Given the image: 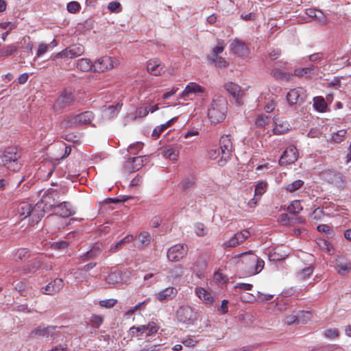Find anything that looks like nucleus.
<instances>
[{
	"label": "nucleus",
	"mask_w": 351,
	"mask_h": 351,
	"mask_svg": "<svg viewBox=\"0 0 351 351\" xmlns=\"http://www.w3.org/2000/svg\"><path fill=\"white\" fill-rule=\"evenodd\" d=\"M227 110V104L222 97H217L208 109V117L211 122L217 123L225 119Z\"/></svg>",
	"instance_id": "1"
},
{
	"label": "nucleus",
	"mask_w": 351,
	"mask_h": 351,
	"mask_svg": "<svg viewBox=\"0 0 351 351\" xmlns=\"http://www.w3.org/2000/svg\"><path fill=\"white\" fill-rule=\"evenodd\" d=\"M94 114L90 111H86L78 114H69L65 116L60 123L62 128H79L91 122Z\"/></svg>",
	"instance_id": "2"
},
{
	"label": "nucleus",
	"mask_w": 351,
	"mask_h": 351,
	"mask_svg": "<svg viewBox=\"0 0 351 351\" xmlns=\"http://www.w3.org/2000/svg\"><path fill=\"white\" fill-rule=\"evenodd\" d=\"M20 158L21 154L15 149L9 148L0 155V167L3 166L12 171H19L21 167Z\"/></svg>",
	"instance_id": "3"
},
{
	"label": "nucleus",
	"mask_w": 351,
	"mask_h": 351,
	"mask_svg": "<svg viewBox=\"0 0 351 351\" xmlns=\"http://www.w3.org/2000/svg\"><path fill=\"white\" fill-rule=\"evenodd\" d=\"M66 192V189L62 187L59 189L49 188L47 190H42L40 191V193L42 194L40 201L49 209L54 208L57 205L60 196L64 195Z\"/></svg>",
	"instance_id": "4"
},
{
	"label": "nucleus",
	"mask_w": 351,
	"mask_h": 351,
	"mask_svg": "<svg viewBox=\"0 0 351 351\" xmlns=\"http://www.w3.org/2000/svg\"><path fill=\"white\" fill-rule=\"evenodd\" d=\"M219 145L221 156L220 160L218 161V165L223 167L230 158L233 151L232 142L230 135H223L220 138Z\"/></svg>",
	"instance_id": "5"
},
{
	"label": "nucleus",
	"mask_w": 351,
	"mask_h": 351,
	"mask_svg": "<svg viewBox=\"0 0 351 351\" xmlns=\"http://www.w3.org/2000/svg\"><path fill=\"white\" fill-rule=\"evenodd\" d=\"M85 49L84 46L81 44H75L69 47H67L62 50V51L51 56V58L52 60H55L57 58H74L75 57L80 56L84 53Z\"/></svg>",
	"instance_id": "6"
},
{
	"label": "nucleus",
	"mask_w": 351,
	"mask_h": 351,
	"mask_svg": "<svg viewBox=\"0 0 351 351\" xmlns=\"http://www.w3.org/2000/svg\"><path fill=\"white\" fill-rule=\"evenodd\" d=\"M159 329V326L154 322H149L147 325H140L132 326L130 328V333L132 337L142 336L144 333L146 337H149L156 334Z\"/></svg>",
	"instance_id": "7"
},
{
	"label": "nucleus",
	"mask_w": 351,
	"mask_h": 351,
	"mask_svg": "<svg viewBox=\"0 0 351 351\" xmlns=\"http://www.w3.org/2000/svg\"><path fill=\"white\" fill-rule=\"evenodd\" d=\"M188 250V246L186 244L180 243L174 245L168 249L167 258L170 261H179L186 256Z\"/></svg>",
	"instance_id": "8"
},
{
	"label": "nucleus",
	"mask_w": 351,
	"mask_h": 351,
	"mask_svg": "<svg viewBox=\"0 0 351 351\" xmlns=\"http://www.w3.org/2000/svg\"><path fill=\"white\" fill-rule=\"evenodd\" d=\"M176 317L179 322L186 324H191L196 319L195 313L189 306L179 307L176 312Z\"/></svg>",
	"instance_id": "9"
},
{
	"label": "nucleus",
	"mask_w": 351,
	"mask_h": 351,
	"mask_svg": "<svg viewBox=\"0 0 351 351\" xmlns=\"http://www.w3.org/2000/svg\"><path fill=\"white\" fill-rule=\"evenodd\" d=\"M118 61L113 60L110 56H103L97 59L93 63V71L104 72L107 70L112 69L115 65H117Z\"/></svg>",
	"instance_id": "10"
},
{
	"label": "nucleus",
	"mask_w": 351,
	"mask_h": 351,
	"mask_svg": "<svg viewBox=\"0 0 351 351\" xmlns=\"http://www.w3.org/2000/svg\"><path fill=\"white\" fill-rule=\"evenodd\" d=\"M264 261L256 256H251L248 261H246V275L252 276L257 274L262 271L264 267Z\"/></svg>",
	"instance_id": "11"
},
{
	"label": "nucleus",
	"mask_w": 351,
	"mask_h": 351,
	"mask_svg": "<svg viewBox=\"0 0 351 351\" xmlns=\"http://www.w3.org/2000/svg\"><path fill=\"white\" fill-rule=\"evenodd\" d=\"M48 210L49 208L40 200L35 205H32V210L29 216L30 223L34 225L40 221Z\"/></svg>",
	"instance_id": "12"
},
{
	"label": "nucleus",
	"mask_w": 351,
	"mask_h": 351,
	"mask_svg": "<svg viewBox=\"0 0 351 351\" xmlns=\"http://www.w3.org/2000/svg\"><path fill=\"white\" fill-rule=\"evenodd\" d=\"M320 176L322 180L328 183L332 184L338 187H341L343 186V176L339 172L328 169L322 171Z\"/></svg>",
	"instance_id": "13"
},
{
	"label": "nucleus",
	"mask_w": 351,
	"mask_h": 351,
	"mask_svg": "<svg viewBox=\"0 0 351 351\" xmlns=\"http://www.w3.org/2000/svg\"><path fill=\"white\" fill-rule=\"evenodd\" d=\"M298 158V152L293 145L288 147L279 159L281 166L293 164Z\"/></svg>",
	"instance_id": "14"
},
{
	"label": "nucleus",
	"mask_w": 351,
	"mask_h": 351,
	"mask_svg": "<svg viewBox=\"0 0 351 351\" xmlns=\"http://www.w3.org/2000/svg\"><path fill=\"white\" fill-rule=\"evenodd\" d=\"M57 327L54 326H45L43 325H40L35 329H34L31 333L30 337L32 338L35 337H52L54 336L56 333V330Z\"/></svg>",
	"instance_id": "15"
},
{
	"label": "nucleus",
	"mask_w": 351,
	"mask_h": 351,
	"mask_svg": "<svg viewBox=\"0 0 351 351\" xmlns=\"http://www.w3.org/2000/svg\"><path fill=\"white\" fill-rule=\"evenodd\" d=\"M53 210L56 215H58L62 217H69L75 215V210L69 202H62L57 204L53 208Z\"/></svg>",
	"instance_id": "16"
},
{
	"label": "nucleus",
	"mask_w": 351,
	"mask_h": 351,
	"mask_svg": "<svg viewBox=\"0 0 351 351\" xmlns=\"http://www.w3.org/2000/svg\"><path fill=\"white\" fill-rule=\"evenodd\" d=\"M64 287L63 280L57 278L48 283L45 287H42L40 291L43 294L53 295L58 293Z\"/></svg>",
	"instance_id": "17"
},
{
	"label": "nucleus",
	"mask_w": 351,
	"mask_h": 351,
	"mask_svg": "<svg viewBox=\"0 0 351 351\" xmlns=\"http://www.w3.org/2000/svg\"><path fill=\"white\" fill-rule=\"evenodd\" d=\"M73 101V95L71 90H64L60 94V97L57 99L54 104L56 109L61 110L69 105Z\"/></svg>",
	"instance_id": "18"
},
{
	"label": "nucleus",
	"mask_w": 351,
	"mask_h": 351,
	"mask_svg": "<svg viewBox=\"0 0 351 351\" xmlns=\"http://www.w3.org/2000/svg\"><path fill=\"white\" fill-rule=\"evenodd\" d=\"M207 267L206 259L199 256L193 263L190 267V271L194 274L198 278H202L204 276V272Z\"/></svg>",
	"instance_id": "19"
},
{
	"label": "nucleus",
	"mask_w": 351,
	"mask_h": 351,
	"mask_svg": "<svg viewBox=\"0 0 351 351\" xmlns=\"http://www.w3.org/2000/svg\"><path fill=\"white\" fill-rule=\"evenodd\" d=\"M304 90L302 88H297L290 90L287 94V99L291 106L304 101Z\"/></svg>",
	"instance_id": "20"
},
{
	"label": "nucleus",
	"mask_w": 351,
	"mask_h": 351,
	"mask_svg": "<svg viewBox=\"0 0 351 351\" xmlns=\"http://www.w3.org/2000/svg\"><path fill=\"white\" fill-rule=\"evenodd\" d=\"M147 71L154 75H160L165 73V66L160 60L157 58L151 59L147 64Z\"/></svg>",
	"instance_id": "21"
},
{
	"label": "nucleus",
	"mask_w": 351,
	"mask_h": 351,
	"mask_svg": "<svg viewBox=\"0 0 351 351\" xmlns=\"http://www.w3.org/2000/svg\"><path fill=\"white\" fill-rule=\"evenodd\" d=\"M231 50L232 52L239 56H245L248 54V47L245 43L238 39H235L231 43Z\"/></svg>",
	"instance_id": "22"
},
{
	"label": "nucleus",
	"mask_w": 351,
	"mask_h": 351,
	"mask_svg": "<svg viewBox=\"0 0 351 351\" xmlns=\"http://www.w3.org/2000/svg\"><path fill=\"white\" fill-rule=\"evenodd\" d=\"M335 265L338 268L337 272L340 275H345L351 269V263L341 256L336 258Z\"/></svg>",
	"instance_id": "23"
},
{
	"label": "nucleus",
	"mask_w": 351,
	"mask_h": 351,
	"mask_svg": "<svg viewBox=\"0 0 351 351\" xmlns=\"http://www.w3.org/2000/svg\"><path fill=\"white\" fill-rule=\"evenodd\" d=\"M177 294V290L173 287H169L160 291L156 295V299L160 302L173 299Z\"/></svg>",
	"instance_id": "24"
},
{
	"label": "nucleus",
	"mask_w": 351,
	"mask_h": 351,
	"mask_svg": "<svg viewBox=\"0 0 351 351\" xmlns=\"http://www.w3.org/2000/svg\"><path fill=\"white\" fill-rule=\"evenodd\" d=\"M204 88L195 82L186 85L182 93V97H189L192 93H204Z\"/></svg>",
	"instance_id": "25"
},
{
	"label": "nucleus",
	"mask_w": 351,
	"mask_h": 351,
	"mask_svg": "<svg viewBox=\"0 0 351 351\" xmlns=\"http://www.w3.org/2000/svg\"><path fill=\"white\" fill-rule=\"evenodd\" d=\"M196 295L205 304H210L213 302V298L210 293L202 287H197L195 290Z\"/></svg>",
	"instance_id": "26"
},
{
	"label": "nucleus",
	"mask_w": 351,
	"mask_h": 351,
	"mask_svg": "<svg viewBox=\"0 0 351 351\" xmlns=\"http://www.w3.org/2000/svg\"><path fill=\"white\" fill-rule=\"evenodd\" d=\"M317 67L312 66L310 67L298 68L294 70V75L298 77H305L310 78L315 73Z\"/></svg>",
	"instance_id": "27"
},
{
	"label": "nucleus",
	"mask_w": 351,
	"mask_h": 351,
	"mask_svg": "<svg viewBox=\"0 0 351 351\" xmlns=\"http://www.w3.org/2000/svg\"><path fill=\"white\" fill-rule=\"evenodd\" d=\"M32 210V204L27 202H21L18 205L17 212L21 219L29 217Z\"/></svg>",
	"instance_id": "28"
},
{
	"label": "nucleus",
	"mask_w": 351,
	"mask_h": 351,
	"mask_svg": "<svg viewBox=\"0 0 351 351\" xmlns=\"http://www.w3.org/2000/svg\"><path fill=\"white\" fill-rule=\"evenodd\" d=\"M179 151L175 147L169 145L162 150V155L164 157L169 158L171 160H177Z\"/></svg>",
	"instance_id": "29"
},
{
	"label": "nucleus",
	"mask_w": 351,
	"mask_h": 351,
	"mask_svg": "<svg viewBox=\"0 0 351 351\" xmlns=\"http://www.w3.org/2000/svg\"><path fill=\"white\" fill-rule=\"evenodd\" d=\"M77 68L84 72L93 71V63L88 58H81L77 61Z\"/></svg>",
	"instance_id": "30"
},
{
	"label": "nucleus",
	"mask_w": 351,
	"mask_h": 351,
	"mask_svg": "<svg viewBox=\"0 0 351 351\" xmlns=\"http://www.w3.org/2000/svg\"><path fill=\"white\" fill-rule=\"evenodd\" d=\"M122 104H117L116 106L111 105L103 110V115L106 119H110L118 113Z\"/></svg>",
	"instance_id": "31"
},
{
	"label": "nucleus",
	"mask_w": 351,
	"mask_h": 351,
	"mask_svg": "<svg viewBox=\"0 0 351 351\" xmlns=\"http://www.w3.org/2000/svg\"><path fill=\"white\" fill-rule=\"evenodd\" d=\"M208 60L210 62L220 68H225L228 65L227 61L218 55H208Z\"/></svg>",
	"instance_id": "32"
},
{
	"label": "nucleus",
	"mask_w": 351,
	"mask_h": 351,
	"mask_svg": "<svg viewBox=\"0 0 351 351\" xmlns=\"http://www.w3.org/2000/svg\"><path fill=\"white\" fill-rule=\"evenodd\" d=\"M226 90L231 94L234 97L238 100L239 93L241 92V87L235 83L228 82L224 84Z\"/></svg>",
	"instance_id": "33"
},
{
	"label": "nucleus",
	"mask_w": 351,
	"mask_h": 351,
	"mask_svg": "<svg viewBox=\"0 0 351 351\" xmlns=\"http://www.w3.org/2000/svg\"><path fill=\"white\" fill-rule=\"evenodd\" d=\"M276 126L274 128V131L275 134H281L285 133L289 130V125L287 121H283L282 120L276 119L275 121Z\"/></svg>",
	"instance_id": "34"
},
{
	"label": "nucleus",
	"mask_w": 351,
	"mask_h": 351,
	"mask_svg": "<svg viewBox=\"0 0 351 351\" xmlns=\"http://www.w3.org/2000/svg\"><path fill=\"white\" fill-rule=\"evenodd\" d=\"M101 245L99 244V243H96L94 246H93V247L89 251H88L82 256V258L84 260H88V259L94 258L95 257L98 256L99 254L100 253V252H101Z\"/></svg>",
	"instance_id": "35"
},
{
	"label": "nucleus",
	"mask_w": 351,
	"mask_h": 351,
	"mask_svg": "<svg viewBox=\"0 0 351 351\" xmlns=\"http://www.w3.org/2000/svg\"><path fill=\"white\" fill-rule=\"evenodd\" d=\"M313 106L319 112L326 111L327 108L324 99L322 97H316L313 99Z\"/></svg>",
	"instance_id": "36"
},
{
	"label": "nucleus",
	"mask_w": 351,
	"mask_h": 351,
	"mask_svg": "<svg viewBox=\"0 0 351 351\" xmlns=\"http://www.w3.org/2000/svg\"><path fill=\"white\" fill-rule=\"evenodd\" d=\"M194 178L193 176H188L182 180L180 184V188L184 191L187 192L189 189H190L194 186Z\"/></svg>",
	"instance_id": "37"
},
{
	"label": "nucleus",
	"mask_w": 351,
	"mask_h": 351,
	"mask_svg": "<svg viewBox=\"0 0 351 351\" xmlns=\"http://www.w3.org/2000/svg\"><path fill=\"white\" fill-rule=\"evenodd\" d=\"M186 270V268L182 265H178L175 266L173 268H172L169 273L171 276V277L178 278L181 276H182L184 274V271Z\"/></svg>",
	"instance_id": "38"
},
{
	"label": "nucleus",
	"mask_w": 351,
	"mask_h": 351,
	"mask_svg": "<svg viewBox=\"0 0 351 351\" xmlns=\"http://www.w3.org/2000/svg\"><path fill=\"white\" fill-rule=\"evenodd\" d=\"M347 132L346 130H339L332 134L330 141L335 143H341L346 136Z\"/></svg>",
	"instance_id": "39"
},
{
	"label": "nucleus",
	"mask_w": 351,
	"mask_h": 351,
	"mask_svg": "<svg viewBox=\"0 0 351 351\" xmlns=\"http://www.w3.org/2000/svg\"><path fill=\"white\" fill-rule=\"evenodd\" d=\"M106 282L110 285H114L121 280V276L119 272H111L105 278Z\"/></svg>",
	"instance_id": "40"
},
{
	"label": "nucleus",
	"mask_w": 351,
	"mask_h": 351,
	"mask_svg": "<svg viewBox=\"0 0 351 351\" xmlns=\"http://www.w3.org/2000/svg\"><path fill=\"white\" fill-rule=\"evenodd\" d=\"M271 75L276 79L278 80H289L292 75L282 72L278 69L274 68L271 71Z\"/></svg>",
	"instance_id": "41"
},
{
	"label": "nucleus",
	"mask_w": 351,
	"mask_h": 351,
	"mask_svg": "<svg viewBox=\"0 0 351 351\" xmlns=\"http://www.w3.org/2000/svg\"><path fill=\"white\" fill-rule=\"evenodd\" d=\"M302 210V207L301 206L300 201L299 200L293 201L287 207V210L293 215L300 213Z\"/></svg>",
	"instance_id": "42"
},
{
	"label": "nucleus",
	"mask_w": 351,
	"mask_h": 351,
	"mask_svg": "<svg viewBox=\"0 0 351 351\" xmlns=\"http://www.w3.org/2000/svg\"><path fill=\"white\" fill-rule=\"evenodd\" d=\"M132 239H133L132 235H130V234L127 235L123 239H122L121 240L118 241L113 247H112L110 249V251L112 252H115L118 251L124 243H129V242L132 241Z\"/></svg>",
	"instance_id": "43"
},
{
	"label": "nucleus",
	"mask_w": 351,
	"mask_h": 351,
	"mask_svg": "<svg viewBox=\"0 0 351 351\" xmlns=\"http://www.w3.org/2000/svg\"><path fill=\"white\" fill-rule=\"evenodd\" d=\"M131 159L134 163V169L136 171H138L144 165V162L147 161V157L146 156H141Z\"/></svg>",
	"instance_id": "44"
},
{
	"label": "nucleus",
	"mask_w": 351,
	"mask_h": 351,
	"mask_svg": "<svg viewBox=\"0 0 351 351\" xmlns=\"http://www.w3.org/2000/svg\"><path fill=\"white\" fill-rule=\"evenodd\" d=\"M267 183L263 181H259L255 187L254 195L255 196H262L266 191Z\"/></svg>",
	"instance_id": "45"
},
{
	"label": "nucleus",
	"mask_w": 351,
	"mask_h": 351,
	"mask_svg": "<svg viewBox=\"0 0 351 351\" xmlns=\"http://www.w3.org/2000/svg\"><path fill=\"white\" fill-rule=\"evenodd\" d=\"M138 239L141 243L145 246L150 243L152 237L148 232L143 231L138 234Z\"/></svg>",
	"instance_id": "46"
},
{
	"label": "nucleus",
	"mask_w": 351,
	"mask_h": 351,
	"mask_svg": "<svg viewBox=\"0 0 351 351\" xmlns=\"http://www.w3.org/2000/svg\"><path fill=\"white\" fill-rule=\"evenodd\" d=\"M313 269L314 268L313 266H308L301 269L298 272V276L300 279H305L306 278L310 276L313 274Z\"/></svg>",
	"instance_id": "47"
},
{
	"label": "nucleus",
	"mask_w": 351,
	"mask_h": 351,
	"mask_svg": "<svg viewBox=\"0 0 351 351\" xmlns=\"http://www.w3.org/2000/svg\"><path fill=\"white\" fill-rule=\"evenodd\" d=\"M149 110L148 107H140L136 109L135 114L132 117L133 119L137 118L145 117L149 114Z\"/></svg>",
	"instance_id": "48"
},
{
	"label": "nucleus",
	"mask_w": 351,
	"mask_h": 351,
	"mask_svg": "<svg viewBox=\"0 0 351 351\" xmlns=\"http://www.w3.org/2000/svg\"><path fill=\"white\" fill-rule=\"evenodd\" d=\"M304 184V182L301 180H298L292 183L288 184L286 186V189L289 192H294L299 189Z\"/></svg>",
	"instance_id": "49"
},
{
	"label": "nucleus",
	"mask_w": 351,
	"mask_h": 351,
	"mask_svg": "<svg viewBox=\"0 0 351 351\" xmlns=\"http://www.w3.org/2000/svg\"><path fill=\"white\" fill-rule=\"evenodd\" d=\"M29 252L25 248H21L17 250L16 255H15V259L16 261H23L29 257Z\"/></svg>",
	"instance_id": "50"
},
{
	"label": "nucleus",
	"mask_w": 351,
	"mask_h": 351,
	"mask_svg": "<svg viewBox=\"0 0 351 351\" xmlns=\"http://www.w3.org/2000/svg\"><path fill=\"white\" fill-rule=\"evenodd\" d=\"M17 51V47L15 45H8L3 47L1 51V56H8Z\"/></svg>",
	"instance_id": "51"
},
{
	"label": "nucleus",
	"mask_w": 351,
	"mask_h": 351,
	"mask_svg": "<svg viewBox=\"0 0 351 351\" xmlns=\"http://www.w3.org/2000/svg\"><path fill=\"white\" fill-rule=\"evenodd\" d=\"M298 315L300 324H306L311 317V313L308 311H300Z\"/></svg>",
	"instance_id": "52"
},
{
	"label": "nucleus",
	"mask_w": 351,
	"mask_h": 351,
	"mask_svg": "<svg viewBox=\"0 0 351 351\" xmlns=\"http://www.w3.org/2000/svg\"><path fill=\"white\" fill-rule=\"evenodd\" d=\"M90 322L93 327L98 328L103 322V317L100 315H93L90 318Z\"/></svg>",
	"instance_id": "53"
},
{
	"label": "nucleus",
	"mask_w": 351,
	"mask_h": 351,
	"mask_svg": "<svg viewBox=\"0 0 351 351\" xmlns=\"http://www.w3.org/2000/svg\"><path fill=\"white\" fill-rule=\"evenodd\" d=\"M269 117L264 114H260L257 117L255 123L258 128H263L268 123Z\"/></svg>",
	"instance_id": "54"
},
{
	"label": "nucleus",
	"mask_w": 351,
	"mask_h": 351,
	"mask_svg": "<svg viewBox=\"0 0 351 351\" xmlns=\"http://www.w3.org/2000/svg\"><path fill=\"white\" fill-rule=\"evenodd\" d=\"M208 230L203 223H197L195 224V232L197 236L203 237L207 234Z\"/></svg>",
	"instance_id": "55"
},
{
	"label": "nucleus",
	"mask_w": 351,
	"mask_h": 351,
	"mask_svg": "<svg viewBox=\"0 0 351 351\" xmlns=\"http://www.w3.org/2000/svg\"><path fill=\"white\" fill-rule=\"evenodd\" d=\"M236 239L241 243L246 240L250 236V233L247 230H243L235 234Z\"/></svg>",
	"instance_id": "56"
},
{
	"label": "nucleus",
	"mask_w": 351,
	"mask_h": 351,
	"mask_svg": "<svg viewBox=\"0 0 351 351\" xmlns=\"http://www.w3.org/2000/svg\"><path fill=\"white\" fill-rule=\"evenodd\" d=\"M149 301H150V298H147V299L145 300L144 301H143L142 302H139L136 306H133L130 310H128L126 313V315H130L134 314L135 313V311L138 310L142 306L147 304Z\"/></svg>",
	"instance_id": "57"
},
{
	"label": "nucleus",
	"mask_w": 351,
	"mask_h": 351,
	"mask_svg": "<svg viewBox=\"0 0 351 351\" xmlns=\"http://www.w3.org/2000/svg\"><path fill=\"white\" fill-rule=\"evenodd\" d=\"M143 147V143H142L141 142H136V143H135L134 144L130 145L128 147V151L130 154H136V151L138 152V151L142 149Z\"/></svg>",
	"instance_id": "58"
},
{
	"label": "nucleus",
	"mask_w": 351,
	"mask_h": 351,
	"mask_svg": "<svg viewBox=\"0 0 351 351\" xmlns=\"http://www.w3.org/2000/svg\"><path fill=\"white\" fill-rule=\"evenodd\" d=\"M239 244L240 243L239 242V241H237V239H236V234H234L230 240L223 243V247L224 248L234 247Z\"/></svg>",
	"instance_id": "59"
},
{
	"label": "nucleus",
	"mask_w": 351,
	"mask_h": 351,
	"mask_svg": "<svg viewBox=\"0 0 351 351\" xmlns=\"http://www.w3.org/2000/svg\"><path fill=\"white\" fill-rule=\"evenodd\" d=\"M117 300L108 299L99 301V305L101 307L112 308L117 304Z\"/></svg>",
	"instance_id": "60"
},
{
	"label": "nucleus",
	"mask_w": 351,
	"mask_h": 351,
	"mask_svg": "<svg viewBox=\"0 0 351 351\" xmlns=\"http://www.w3.org/2000/svg\"><path fill=\"white\" fill-rule=\"evenodd\" d=\"M276 107V103L273 98H269L265 106V110L267 113L271 112Z\"/></svg>",
	"instance_id": "61"
},
{
	"label": "nucleus",
	"mask_w": 351,
	"mask_h": 351,
	"mask_svg": "<svg viewBox=\"0 0 351 351\" xmlns=\"http://www.w3.org/2000/svg\"><path fill=\"white\" fill-rule=\"evenodd\" d=\"M80 8V5L77 1H71L67 4V10L71 13H75Z\"/></svg>",
	"instance_id": "62"
},
{
	"label": "nucleus",
	"mask_w": 351,
	"mask_h": 351,
	"mask_svg": "<svg viewBox=\"0 0 351 351\" xmlns=\"http://www.w3.org/2000/svg\"><path fill=\"white\" fill-rule=\"evenodd\" d=\"M339 332L337 328L328 329L325 332V336L328 339H334L335 337H339Z\"/></svg>",
	"instance_id": "63"
},
{
	"label": "nucleus",
	"mask_w": 351,
	"mask_h": 351,
	"mask_svg": "<svg viewBox=\"0 0 351 351\" xmlns=\"http://www.w3.org/2000/svg\"><path fill=\"white\" fill-rule=\"evenodd\" d=\"M285 322V323H287L289 325L295 324V323L300 324L299 319H298V315L293 313V314L286 317Z\"/></svg>",
	"instance_id": "64"
}]
</instances>
